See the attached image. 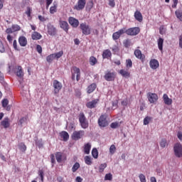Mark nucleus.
Masks as SVG:
<instances>
[{"label": "nucleus", "instance_id": "nucleus-26", "mask_svg": "<svg viewBox=\"0 0 182 182\" xmlns=\"http://www.w3.org/2000/svg\"><path fill=\"white\" fill-rule=\"evenodd\" d=\"M95 90H96V84L92 83L90 86H88L87 93H89V94L93 93V92H95Z\"/></svg>", "mask_w": 182, "mask_h": 182}, {"label": "nucleus", "instance_id": "nucleus-8", "mask_svg": "<svg viewBox=\"0 0 182 182\" xmlns=\"http://www.w3.org/2000/svg\"><path fill=\"white\" fill-rule=\"evenodd\" d=\"M108 124L109 123L106 119V115H101L98 119V125L100 127H106L108 126Z\"/></svg>", "mask_w": 182, "mask_h": 182}, {"label": "nucleus", "instance_id": "nucleus-57", "mask_svg": "<svg viewBox=\"0 0 182 182\" xmlns=\"http://www.w3.org/2000/svg\"><path fill=\"white\" fill-rule=\"evenodd\" d=\"M109 6H111L112 8H114L115 6V3H114V0H109Z\"/></svg>", "mask_w": 182, "mask_h": 182}, {"label": "nucleus", "instance_id": "nucleus-1", "mask_svg": "<svg viewBox=\"0 0 182 182\" xmlns=\"http://www.w3.org/2000/svg\"><path fill=\"white\" fill-rule=\"evenodd\" d=\"M79 122L82 129H87V127H89V121H87V119H86L85 114H80Z\"/></svg>", "mask_w": 182, "mask_h": 182}, {"label": "nucleus", "instance_id": "nucleus-40", "mask_svg": "<svg viewBox=\"0 0 182 182\" xmlns=\"http://www.w3.org/2000/svg\"><path fill=\"white\" fill-rule=\"evenodd\" d=\"M175 15L178 19H180L182 21V11L180 10H176L175 12Z\"/></svg>", "mask_w": 182, "mask_h": 182}, {"label": "nucleus", "instance_id": "nucleus-63", "mask_svg": "<svg viewBox=\"0 0 182 182\" xmlns=\"http://www.w3.org/2000/svg\"><path fill=\"white\" fill-rule=\"evenodd\" d=\"M6 33H14V30H12V28H7L6 30Z\"/></svg>", "mask_w": 182, "mask_h": 182}, {"label": "nucleus", "instance_id": "nucleus-55", "mask_svg": "<svg viewBox=\"0 0 182 182\" xmlns=\"http://www.w3.org/2000/svg\"><path fill=\"white\" fill-rule=\"evenodd\" d=\"M13 47L15 49V50H19V48H18V43H17L16 40L14 41Z\"/></svg>", "mask_w": 182, "mask_h": 182}, {"label": "nucleus", "instance_id": "nucleus-35", "mask_svg": "<svg viewBox=\"0 0 182 182\" xmlns=\"http://www.w3.org/2000/svg\"><path fill=\"white\" fill-rule=\"evenodd\" d=\"M55 55L54 54H50V55L47 56L46 60L48 63H52L53 60H55Z\"/></svg>", "mask_w": 182, "mask_h": 182}, {"label": "nucleus", "instance_id": "nucleus-10", "mask_svg": "<svg viewBox=\"0 0 182 182\" xmlns=\"http://www.w3.org/2000/svg\"><path fill=\"white\" fill-rule=\"evenodd\" d=\"M86 6V0H78L77 5L75 6L77 11H82Z\"/></svg>", "mask_w": 182, "mask_h": 182}, {"label": "nucleus", "instance_id": "nucleus-43", "mask_svg": "<svg viewBox=\"0 0 182 182\" xmlns=\"http://www.w3.org/2000/svg\"><path fill=\"white\" fill-rule=\"evenodd\" d=\"M18 147L21 151H26V145L25 144H19Z\"/></svg>", "mask_w": 182, "mask_h": 182}, {"label": "nucleus", "instance_id": "nucleus-19", "mask_svg": "<svg viewBox=\"0 0 182 182\" xmlns=\"http://www.w3.org/2000/svg\"><path fill=\"white\" fill-rule=\"evenodd\" d=\"M58 11V3L56 1H54L53 4V6L50 8V14H56Z\"/></svg>", "mask_w": 182, "mask_h": 182}, {"label": "nucleus", "instance_id": "nucleus-5", "mask_svg": "<svg viewBox=\"0 0 182 182\" xmlns=\"http://www.w3.org/2000/svg\"><path fill=\"white\" fill-rule=\"evenodd\" d=\"M147 99L150 103L154 104L159 100V95L156 93L148 92Z\"/></svg>", "mask_w": 182, "mask_h": 182}, {"label": "nucleus", "instance_id": "nucleus-59", "mask_svg": "<svg viewBox=\"0 0 182 182\" xmlns=\"http://www.w3.org/2000/svg\"><path fill=\"white\" fill-rule=\"evenodd\" d=\"M50 159H51V163L52 164H55V163H56V160L55 159V155L51 154L50 156Z\"/></svg>", "mask_w": 182, "mask_h": 182}, {"label": "nucleus", "instance_id": "nucleus-61", "mask_svg": "<svg viewBox=\"0 0 182 182\" xmlns=\"http://www.w3.org/2000/svg\"><path fill=\"white\" fill-rule=\"evenodd\" d=\"M177 137H178V139H179V140L181 141H182V132H178L177 133Z\"/></svg>", "mask_w": 182, "mask_h": 182}, {"label": "nucleus", "instance_id": "nucleus-45", "mask_svg": "<svg viewBox=\"0 0 182 182\" xmlns=\"http://www.w3.org/2000/svg\"><path fill=\"white\" fill-rule=\"evenodd\" d=\"M113 179V175H112V173H107L105 176V181H112V180Z\"/></svg>", "mask_w": 182, "mask_h": 182}, {"label": "nucleus", "instance_id": "nucleus-37", "mask_svg": "<svg viewBox=\"0 0 182 182\" xmlns=\"http://www.w3.org/2000/svg\"><path fill=\"white\" fill-rule=\"evenodd\" d=\"M134 55L136 58H137L138 59H141L143 56V55L141 54V51L140 50H136L134 51Z\"/></svg>", "mask_w": 182, "mask_h": 182}, {"label": "nucleus", "instance_id": "nucleus-2", "mask_svg": "<svg viewBox=\"0 0 182 182\" xmlns=\"http://www.w3.org/2000/svg\"><path fill=\"white\" fill-rule=\"evenodd\" d=\"M72 72H73V75H72L73 80H75L76 77L77 82H79V80H80V69H79V68H77V67H73Z\"/></svg>", "mask_w": 182, "mask_h": 182}, {"label": "nucleus", "instance_id": "nucleus-18", "mask_svg": "<svg viewBox=\"0 0 182 182\" xmlns=\"http://www.w3.org/2000/svg\"><path fill=\"white\" fill-rule=\"evenodd\" d=\"M60 26L65 32H68V31H69V24L66 21H60Z\"/></svg>", "mask_w": 182, "mask_h": 182}, {"label": "nucleus", "instance_id": "nucleus-56", "mask_svg": "<svg viewBox=\"0 0 182 182\" xmlns=\"http://www.w3.org/2000/svg\"><path fill=\"white\" fill-rule=\"evenodd\" d=\"M31 12H32V9L31 7H27V11H26V15L28 16V18L31 16Z\"/></svg>", "mask_w": 182, "mask_h": 182}, {"label": "nucleus", "instance_id": "nucleus-39", "mask_svg": "<svg viewBox=\"0 0 182 182\" xmlns=\"http://www.w3.org/2000/svg\"><path fill=\"white\" fill-rule=\"evenodd\" d=\"M106 167H107V164L106 163L100 164L99 166L100 173H103V171H105V168H106Z\"/></svg>", "mask_w": 182, "mask_h": 182}, {"label": "nucleus", "instance_id": "nucleus-58", "mask_svg": "<svg viewBox=\"0 0 182 182\" xmlns=\"http://www.w3.org/2000/svg\"><path fill=\"white\" fill-rule=\"evenodd\" d=\"M36 50L38 53H42V46H41L40 45H37Z\"/></svg>", "mask_w": 182, "mask_h": 182}, {"label": "nucleus", "instance_id": "nucleus-22", "mask_svg": "<svg viewBox=\"0 0 182 182\" xmlns=\"http://www.w3.org/2000/svg\"><path fill=\"white\" fill-rule=\"evenodd\" d=\"M134 18L136 19V21H139V22H141V21H143V16L139 11H135Z\"/></svg>", "mask_w": 182, "mask_h": 182}, {"label": "nucleus", "instance_id": "nucleus-50", "mask_svg": "<svg viewBox=\"0 0 182 182\" xmlns=\"http://www.w3.org/2000/svg\"><path fill=\"white\" fill-rule=\"evenodd\" d=\"M0 52L1 53H4L5 52V46H4V43L0 40Z\"/></svg>", "mask_w": 182, "mask_h": 182}, {"label": "nucleus", "instance_id": "nucleus-42", "mask_svg": "<svg viewBox=\"0 0 182 182\" xmlns=\"http://www.w3.org/2000/svg\"><path fill=\"white\" fill-rule=\"evenodd\" d=\"M53 55L55 59H59L60 58H62V56H63V52L61 50L58 53H53Z\"/></svg>", "mask_w": 182, "mask_h": 182}, {"label": "nucleus", "instance_id": "nucleus-28", "mask_svg": "<svg viewBox=\"0 0 182 182\" xmlns=\"http://www.w3.org/2000/svg\"><path fill=\"white\" fill-rule=\"evenodd\" d=\"M112 56V52L110 50H105L102 53V58L104 59H107V58H110Z\"/></svg>", "mask_w": 182, "mask_h": 182}, {"label": "nucleus", "instance_id": "nucleus-41", "mask_svg": "<svg viewBox=\"0 0 182 182\" xmlns=\"http://www.w3.org/2000/svg\"><path fill=\"white\" fill-rule=\"evenodd\" d=\"M114 153H116V146H114V144H112L109 147V154H114Z\"/></svg>", "mask_w": 182, "mask_h": 182}, {"label": "nucleus", "instance_id": "nucleus-51", "mask_svg": "<svg viewBox=\"0 0 182 182\" xmlns=\"http://www.w3.org/2000/svg\"><path fill=\"white\" fill-rule=\"evenodd\" d=\"M126 65L128 69H129V68H132L133 66V63L132 62V60H127Z\"/></svg>", "mask_w": 182, "mask_h": 182}, {"label": "nucleus", "instance_id": "nucleus-62", "mask_svg": "<svg viewBox=\"0 0 182 182\" xmlns=\"http://www.w3.org/2000/svg\"><path fill=\"white\" fill-rule=\"evenodd\" d=\"M38 19L41 22H46V18H45L44 16H38Z\"/></svg>", "mask_w": 182, "mask_h": 182}, {"label": "nucleus", "instance_id": "nucleus-12", "mask_svg": "<svg viewBox=\"0 0 182 182\" xmlns=\"http://www.w3.org/2000/svg\"><path fill=\"white\" fill-rule=\"evenodd\" d=\"M68 22L71 26L73 28H77L79 26V20L73 18V17H70L68 19Z\"/></svg>", "mask_w": 182, "mask_h": 182}, {"label": "nucleus", "instance_id": "nucleus-9", "mask_svg": "<svg viewBox=\"0 0 182 182\" xmlns=\"http://www.w3.org/2000/svg\"><path fill=\"white\" fill-rule=\"evenodd\" d=\"M80 28L82 31L83 35H90V26L86 24V23H82L80 25Z\"/></svg>", "mask_w": 182, "mask_h": 182}, {"label": "nucleus", "instance_id": "nucleus-3", "mask_svg": "<svg viewBox=\"0 0 182 182\" xmlns=\"http://www.w3.org/2000/svg\"><path fill=\"white\" fill-rule=\"evenodd\" d=\"M175 156L176 157H182V145L180 143H176L173 147Z\"/></svg>", "mask_w": 182, "mask_h": 182}, {"label": "nucleus", "instance_id": "nucleus-7", "mask_svg": "<svg viewBox=\"0 0 182 182\" xmlns=\"http://www.w3.org/2000/svg\"><path fill=\"white\" fill-rule=\"evenodd\" d=\"M53 87H54V91L53 93L54 95H58L59 92L62 90L63 85L62 83L56 80L53 81Z\"/></svg>", "mask_w": 182, "mask_h": 182}, {"label": "nucleus", "instance_id": "nucleus-49", "mask_svg": "<svg viewBox=\"0 0 182 182\" xmlns=\"http://www.w3.org/2000/svg\"><path fill=\"white\" fill-rule=\"evenodd\" d=\"M112 38H113L114 41H117V39H119V38H120V34L118 33V31H117L113 33Z\"/></svg>", "mask_w": 182, "mask_h": 182}, {"label": "nucleus", "instance_id": "nucleus-20", "mask_svg": "<svg viewBox=\"0 0 182 182\" xmlns=\"http://www.w3.org/2000/svg\"><path fill=\"white\" fill-rule=\"evenodd\" d=\"M18 43H19V45H21V46H26L28 43V41L26 40L25 36H21L18 38Z\"/></svg>", "mask_w": 182, "mask_h": 182}, {"label": "nucleus", "instance_id": "nucleus-60", "mask_svg": "<svg viewBox=\"0 0 182 182\" xmlns=\"http://www.w3.org/2000/svg\"><path fill=\"white\" fill-rule=\"evenodd\" d=\"M25 122H26V118L22 117V118H21V119L19 120V124L22 125L23 124L25 123Z\"/></svg>", "mask_w": 182, "mask_h": 182}, {"label": "nucleus", "instance_id": "nucleus-34", "mask_svg": "<svg viewBox=\"0 0 182 182\" xmlns=\"http://www.w3.org/2000/svg\"><path fill=\"white\" fill-rule=\"evenodd\" d=\"M97 63V59L94 56L90 58V64L91 66H95V64Z\"/></svg>", "mask_w": 182, "mask_h": 182}, {"label": "nucleus", "instance_id": "nucleus-38", "mask_svg": "<svg viewBox=\"0 0 182 182\" xmlns=\"http://www.w3.org/2000/svg\"><path fill=\"white\" fill-rule=\"evenodd\" d=\"M159 144L162 149H164V147H166V146H167V140L166 139H162L161 140V141L159 142Z\"/></svg>", "mask_w": 182, "mask_h": 182}, {"label": "nucleus", "instance_id": "nucleus-30", "mask_svg": "<svg viewBox=\"0 0 182 182\" xmlns=\"http://www.w3.org/2000/svg\"><path fill=\"white\" fill-rule=\"evenodd\" d=\"M124 46L125 48H130V46H133V41L130 39H127L124 41Z\"/></svg>", "mask_w": 182, "mask_h": 182}, {"label": "nucleus", "instance_id": "nucleus-48", "mask_svg": "<svg viewBox=\"0 0 182 182\" xmlns=\"http://www.w3.org/2000/svg\"><path fill=\"white\" fill-rule=\"evenodd\" d=\"M92 8H93V1H89L87 4L86 9H87V11H90V9H92Z\"/></svg>", "mask_w": 182, "mask_h": 182}, {"label": "nucleus", "instance_id": "nucleus-25", "mask_svg": "<svg viewBox=\"0 0 182 182\" xmlns=\"http://www.w3.org/2000/svg\"><path fill=\"white\" fill-rule=\"evenodd\" d=\"M55 159L58 163H62V159H63V154L62 152H56Z\"/></svg>", "mask_w": 182, "mask_h": 182}, {"label": "nucleus", "instance_id": "nucleus-23", "mask_svg": "<svg viewBox=\"0 0 182 182\" xmlns=\"http://www.w3.org/2000/svg\"><path fill=\"white\" fill-rule=\"evenodd\" d=\"M1 124L4 127V129H8V127H9V118H4V119L1 122Z\"/></svg>", "mask_w": 182, "mask_h": 182}, {"label": "nucleus", "instance_id": "nucleus-46", "mask_svg": "<svg viewBox=\"0 0 182 182\" xmlns=\"http://www.w3.org/2000/svg\"><path fill=\"white\" fill-rule=\"evenodd\" d=\"M151 120V117H146L144 119V126H147V124H149V123H150V121Z\"/></svg>", "mask_w": 182, "mask_h": 182}, {"label": "nucleus", "instance_id": "nucleus-31", "mask_svg": "<svg viewBox=\"0 0 182 182\" xmlns=\"http://www.w3.org/2000/svg\"><path fill=\"white\" fill-rule=\"evenodd\" d=\"M80 167V164L78 162H76L72 167V171L73 173H76L77 170H79Z\"/></svg>", "mask_w": 182, "mask_h": 182}, {"label": "nucleus", "instance_id": "nucleus-24", "mask_svg": "<svg viewBox=\"0 0 182 182\" xmlns=\"http://www.w3.org/2000/svg\"><path fill=\"white\" fill-rule=\"evenodd\" d=\"M60 136L61 139H63L64 141H68V140H69V134L65 131L62 132L60 134Z\"/></svg>", "mask_w": 182, "mask_h": 182}, {"label": "nucleus", "instance_id": "nucleus-15", "mask_svg": "<svg viewBox=\"0 0 182 182\" xmlns=\"http://www.w3.org/2000/svg\"><path fill=\"white\" fill-rule=\"evenodd\" d=\"M164 103H165L167 106H171L173 104V100L168 97L167 94H164L163 95Z\"/></svg>", "mask_w": 182, "mask_h": 182}, {"label": "nucleus", "instance_id": "nucleus-16", "mask_svg": "<svg viewBox=\"0 0 182 182\" xmlns=\"http://www.w3.org/2000/svg\"><path fill=\"white\" fill-rule=\"evenodd\" d=\"M149 65L151 69L156 70L159 66V61L156 59H152L149 62Z\"/></svg>", "mask_w": 182, "mask_h": 182}, {"label": "nucleus", "instance_id": "nucleus-44", "mask_svg": "<svg viewBox=\"0 0 182 182\" xmlns=\"http://www.w3.org/2000/svg\"><path fill=\"white\" fill-rule=\"evenodd\" d=\"M110 127L112 129H117V127H120V123L119 122H112L110 124Z\"/></svg>", "mask_w": 182, "mask_h": 182}, {"label": "nucleus", "instance_id": "nucleus-6", "mask_svg": "<svg viewBox=\"0 0 182 182\" xmlns=\"http://www.w3.org/2000/svg\"><path fill=\"white\" fill-rule=\"evenodd\" d=\"M139 33H140V28L139 27H134L127 30V35H129L130 36H136Z\"/></svg>", "mask_w": 182, "mask_h": 182}, {"label": "nucleus", "instance_id": "nucleus-33", "mask_svg": "<svg viewBox=\"0 0 182 182\" xmlns=\"http://www.w3.org/2000/svg\"><path fill=\"white\" fill-rule=\"evenodd\" d=\"M120 75L124 76V77H129L130 76V73L127 70H119Z\"/></svg>", "mask_w": 182, "mask_h": 182}, {"label": "nucleus", "instance_id": "nucleus-21", "mask_svg": "<svg viewBox=\"0 0 182 182\" xmlns=\"http://www.w3.org/2000/svg\"><path fill=\"white\" fill-rule=\"evenodd\" d=\"M31 38H32V39H33V41H39V39L42 38V35H41V33L35 31L32 33Z\"/></svg>", "mask_w": 182, "mask_h": 182}, {"label": "nucleus", "instance_id": "nucleus-32", "mask_svg": "<svg viewBox=\"0 0 182 182\" xmlns=\"http://www.w3.org/2000/svg\"><path fill=\"white\" fill-rule=\"evenodd\" d=\"M164 42V40L161 38H160L158 40V48L159 49V50L162 51L163 50V43Z\"/></svg>", "mask_w": 182, "mask_h": 182}, {"label": "nucleus", "instance_id": "nucleus-53", "mask_svg": "<svg viewBox=\"0 0 182 182\" xmlns=\"http://www.w3.org/2000/svg\"><path fill=\"white\" fill-rule=\"evenodd\" d=\"M139 178L141 182H146V176H144V174L143 173L139 174Z\"/></svg>", "mask_w": 182, "mask_h": 182}, {"label": "nucleus", "instance_id": "nucleus-54", "mask_svg": "<svg viewBox=\"0 0 182 182\" xmlns=\"http://www.w3.org/2000/svg\"><path fill=\"white\" fill-rule=\"evenodd\" d=\"M9 103V101H8L7 99H4L1 102V105L3 107H6L8 106V104Z\"/></svg>", "mask_w": 182, "mask_h": 182}, {"label": "nucleus", "instance_id": "nucleus-64", "mask_svg": "<svg viewBox=\"0 0 182 182\" xmlns=\"http://www.w3.org/2000/svg\"><path fill=\"white\" fill-rule=\"evenodd\" d=\"M179 46L182 49V36L179 37Z\"/></svg>", "mask_w": 182, "mask_h": 182}, {"label": "nucleus", "instance_id": "nucleus-27", "mask_svg": "<svg viewBox=\"0 0 182 182\" xmlns=\"http://www.w3.org/2000/svg\"><path fill=\"white\" fill-rule=\"evenodd\" d=\"M90 149H92V145L90 143L86 144L84 147V153L89 154L90 153Z\"/></svg>", "mask_w": 182, "mask_h": 182}, {"label": "nucleus", "instance_id": "nucleus-13", "mask_svg": "<svg viewBox=\"0 0 182 182\" xmlns=\"http://www.w3.org/2000/svg\"><path fill=\"white\" fill-rule=\"evenodd\" d=\"M47 28L48 33L50 34V36H54V35L56 33V28L50 23L48 24Z\"/></svg>", "mask_w": 182, "mask_h": 182}, {"label": "nucleus", "instance_id": "nucleus-36", "mask_svg": "<svg viewBox=\"0 0 182 182\" xmlns=\"http://www.w3.org/2000/svg\"><path fill=\"white\" fill-rule=\"evenodd\" d=\"M92 156L94 157V159H97V157H99V152L97 151V149L94 148L92 150Z\"/></svg>", "mask_w": 182, "mask_h": 182}, {"label": "nucleus", "instance_id": "nucleus-4", "mask_svg": "<svg viewBox=\"0 0 182 182\" xmlns=\"http://www.w3.org/2000/svg\"><path fill=\"white\" fill-rule=\"evenodd\" d=\"M85 136V131L80 130V131H75L71 137L73 140H80V139H82Z\"/></svg>", "mask_w": 182, "mask_h": 182}, {"label": "nucleus", "instance_id": "nucleus-11", "mask_svg": "<svg viewBox=\"0 0 182 182\" xmlns=\"http://www.w3.org/2000/svg\"><path fill=\"white\" fill-rule=\"evenodd\" d=\"M114 77H116V75H114V73L108 72L105 75V79L107 82H112L114 80Z\"/></svg>", "mask_w": 182, "mask_h": 182}, {"label": "nucleus", "instance_id": "nucleus-14", "mask_svg": "<svg viewBox=\"0 0 182 182\" xmlns=\"http://www.w3.org/2000/svg\"><path fill=\"white\" fill-rule=\"evenodd\" d=\"M99 103V99H95L92 101H90L87 103L86 106L88 107V109H95L96 107V105Z\"/></svg>", "mask_w": 182, "mask_h": 182}, {"label": "nucleus", "instance_id": "nucleus-17", "mask_svg": "<svg viewBox=\"0 0 182 182\" xmlns=\"http://www.w3.org/2000/svg\"><path fill=\"white\" fill-rule=\"evenodd\" d=\"M16 75L18 77H20V79L23 77L24 73L21 66H18L17 68H16Z\"/></svg>", "mask_w": 182, "mask_h": 182}, {"label": "nucleus", "instance_id": "nucleus-47", "mask_svg": "<svg viewBox=\"0 0 182 182\" xmlns=\"http://www.w3.org/2000/svg\"><path fill=\"white\" fill-rule=\"evenodd\" d=\"M11 29L13 32H17V31H21V27L18 25H13Z\"/></svg>", "mask_w": 182, "mask_h": 182}, {"label": "nucleus", "instance_id": "nucleus-29", "mask_svg": "<svg viewBox=\"0 0 182 182\" xmlns=\"http://www.w3.org/2000/svg\"><path fill=\"white\" fill-rule=\"evenodd\" d=\"M84 160H85V164H87V166H92V157L89 156H85Z\"/></svg>", "mask_w": 182, "mask_h": 182}, {"label": "nucleus", "instance_id": "nucleus-52", "mask_svg": "<svg viewBox=\"0 0 182 182\" xmlns=\"http://www.w3.org/2000/svg\"><path fill=\"white\" fill-rule=\"evenodd\" d=\"M118 33H119V36H122L124 33H127V29L126 28H123L118 31Z\"/></svg>", "mask_w": 182, "mask_h": 182}]
</instances>
